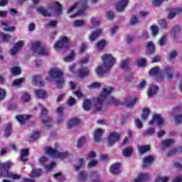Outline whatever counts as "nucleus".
<instances>
[{
    "mask_svg": "<svg viewBox=\"0 0 182 182\" xmlns=\"http://www.w3.org/2000/svg\"><path fill=\"white\" fill-rule=\"evenodd\" d=\"M101 59L102 62V66L101 65H99L95 68V72L98 76H105V75H106V73L110 70L112 66L116 63V59L113 58L112 54H105L101 57Z\"/></svg>",
    "mask_w": 182,
    "mask_h": 182,
    "instance_id": "1",
    "label": "nucleus"
},
{
    "mask_svg": "<svg viewBox=\"0 0 182 182\" xmlns=\"http://www.w3.org/2000/svg\"><path fill=\"white\" fill-rule=\"evenodd\" d=\"M113 92V87H108L107 88H103L102 92L101 93L100 96L95 100V105H94V109L92 111V113H97L98 112H101L102 109H103V103L110 95Z\"/></svg>",
    "mask_w": 182,
    "mask_h": 182,
    "instance_id": "2",
    "label": "nucleus"
},
{
    "mask_svg": "<svg viewBox=\"0 0 182 182\" xmlns=\"http://www.w3.org/2000/svg\"><path fill=\"white\" fill-rule=\"evenodd\" d=\"M77 8H79L80 10H78L76 14L70 16V18H76V16L85 15V11L87 9V0H80L76 2L68 10L67 14H72L75 9H77Z\"/></svg>",
    "mask_w": 182,
    "mask_h": 182,
    "instance_id": "3",
    "label": "nucleus"
},
{
    "mask_svg": "<svg viewBox=\"0 0 182 182\" xmlns=\"http://www.w3.org/2000/svg\"><path fill=\"white\" fill-rule=\"evenodd\" d=\"M49 75L53 79H56L55 83L58 89H62L65 85V79L62 77L63 76V73L59 70L53 69L50 70Z\"/></svg>",
    "mask_w": 182,
    "mask_h": 182,
    "instance_id": "4",
    "label": "nucleus"
},
{
    "mask_svg": "<svg viewBox=\"0 0 182 182\" xmlns=\"http://www.w3.org/2000/svg\"><path fill=\"white\" fill-rule=\"evenodd\" d=\"M44 150L46 151V154H48V156H50V157H53L55 159H66V157L69 156V152L68 151L60 152L56 149H53L50 146L44 147Z\"/></svg>",
    "mask_w": 182,
    "mask_h": 182,
    "instance_id": "5",
    "label": "nucleus"
},
{
    "mask_svg": "<svg viewBox=\"0 0 182 182\" xmlns=\"http://www.w3.org/2000/svg\"><path fill=\"white\" fill-rule=\"evenodd\" d=\"M54 48L57 50H60L62 49H69L70 48V41L68 36H64L60 39V41H58L55 43Z\"/></svg>",
    "mask_w": 182,
    "mask_h": 182,
    "instance_id": "6",
    "label": "nucleus"
},
{
    "mask_svg": "<svg viewBox=\"0 0 182 182\" xmlns=\"http://www.w3.org/2000/svg\"><path fill=\"white\" fill-rule=\"evenodd\" d=\"M32 50L38 55H48V50L44 47H42L41 42H36L32 44L31 47Z\"/></svg>",
    "mask_w": 182,
    "mask_h": 182,
    "instance_id": "7",
    "label": "nucleus"
},
{
    "mask_svg": "<svg viewBox=\"0 0 182 182\" xmlns=\"http://www.w3.org/2000/svg\"><path fill=\"white\" fill-rule=\"evenodd\" d=\"M120 140V134L117 132L110 133L107 141L109 147H112L115 143Z\"/></svg>",
    "mask_w": 182,
    "mask_h": 182,
    "instance_id": "8",
    "label": "nucleus"
},
{
    "mask_svg": "<svg viewBox=\"0 0 182 182\" xmlns=\"http://www.w3.org/2000/svg\"><path fill=\"white\" fill-rule=\"evenodd\" d=\"M41 119L46 127H50V118L48 117V109L45 107L41 109Z\"/></svg>",
    "mask_w": 182,
    "mask_h": 182,
    "instance_id": "9",
    "label": "nucleus"
},
{
    "mask_svg": "<svg viewBox=\"0 0 182 182\" xmlns=\"http://www.w3.org/2000/svg\"><path fill=\"white\" fill-rule=\"evenodd\" d=\"M38 161L40 164H42L48 170V171H50L51 169L53 168L54 166H56V164L55 162H51L50 164L46 165V163L49 161V159L46 156H42L38 159Z\"/></svg>",
    "mask_w": 182,
    "mask_h": 182,
    "instance_id": "10",
    "label": "nucleus"
},
{
    "mask_svg": "<svg viewBox=\"0 0 182 182\" xmlns=\"http://www.w3.org/2000/svg\"><path fill=\"white\" fill-rule=\"evenodd\" d=\"M154 122H156L157 126H161L164 124V119L161 117V115L158 114L153 116L152 119L149 122L150 126L153 125Z\"/></svg>",
    "mask_w": 182,
    "mask_h": 182,
    "instance_id": "11",
    "label": "nucleus"
},
{
    "mask_svg": "<svg viewBox=\"0 0 182 182\" xmlns=\"http://www.w3.org/2000/svg\"><path fill=\"white\" fill-rule=\"evenodd\" d=\"M24 45L25 43L23 42V41H20L16 43L13 48L11 50V55H12V56H15V55H16V53L19 52V49H21V48H23Z\"/></svg>",
    "mask_w": 182,
    "mask_h": 182,
    "instance_id": "12",
    "label": "nucleus"
},
{
    "mask_svg": "<svg viewBox=\"0 0 182 182\" xmlns=\"http://www.w3.org/2000/svg\"><path fill=\"white\" fill-rule=\"evenodd\" d=\"M154 159H155L154 156H153L151 155L146 156L143 160L142 168H146L147 167H150V166H151V164H153Z\"/></svg>",
    "mask_w": 182,
    "mask_h": 182,
    "instance_id": "13",
    "label": "nucleus"
},
{
    "mask_svg": "<svg viewBox=\"0 0 182 182\" xmlns=\"http://www.w3.org/2000/svg\"><path fill=\"white\" fill-rule=\"evenodd\" d=\"M120 167H122V164L117 162L110 166L109 171L114 175L120 174Z\"/></svg>",
    "mask_w": 182,
    "mask_h": 182,
    "instance_id": "14",
    "label": "nucleus"
},
{
    "mask_svg": "<svg viewBox=\"0 0 182 182\" xmlns=\"http://www.w3.org/2000/svg\"><path fill=\"white\" fill-rule=\"evenodd\" d=\"M129 4V0H122L119 1L117 4V12H123L126 9V6Z\"/></svg>",
    "mask_w": 182,
    "mask_h": 182,
    "instance_id": "15",
    "label": "nucleus"
},
{
    "mask_svg": "<svg viewBox=\"0 0 182 182\" xmlns=\"http://www.w3.org/2000/svg\"><path fill=\"white\" fill-rule=\"evenodd\" d=\"M105 133V129H97L94 134V140L96 143H100L102 141V136Z\"/></svg>",
    "mask_w": 182,
    "mask_h": 182,
    "instance_id": "16",
    "label": "nucleus"
},
{
    "mask_svg": "<svg viewBox=\"0 0 182 182\" xmlns=\"http://www.w3.org/2000/svg\"><path fill=\"white\" fill-rule=\"evenodd\" d=\"M31 117H32V115L19 114L16 116V119L20 124H25L26 120H29Z\"/></svg>",
    "mask_w": 182,
    "mask_h": 182,
    "instance_id": "17",
    "label": "nucleus"
},
{
    "mask_svg": "<svg viewBox=\"0 0 182 182\" xmlns=\"http://www.w3.org/2000/svg\"><path fill=\"white\" fill-rule=\"evenodd\" d=\"M159 90V87L154 85H150L147 95L149 97H153L154 96H156L157 95V91Z\"/></svg>",
    "mask_w": 182,
    "mask_h": 182,
    "instance_id": "18",
    "label": "nucleus"
},
{
    "mask_svg": "<svg viewBox=\"0 0 182 182\" xmlns=\"http://www.w3.org/2000/svg\"><path fill=\"white\" fill-rule=\"evenodd\" d=\"M137 102V98H134L133 100L130 97L125 98L124 101L122 102L123 105L127 106V107H134Z\"/></svg>",
    "mask_w": 182,
    "mask_h": 182,
    "instance_id": "19",
    "label": "nucleus"
},
{
    "mask_svg": "<svg viewBox=\"0 0 182 182\" xmlns=\"http://www.w3.org/2000/svg\"><path fill=\"white\" fill-rule=\"evenodd\" d=\"M181 32V29L180 28V26H173V28L171 32V38L173 39H178V36H179Z\"/></svg>",
    "mask_w": 182,
    "mask_h": 182,
    "instance_id": "20",
    "label": "nucleus"
},
{
    "mask_svg": "<svg viewBox=\"0 0 182 182\" xmlns=\"http://www.w3.org/2000/svg\"><path fill=\"white\" fill-rule=\"evenodd\" d=\"M156 50V46H154V43L153 41H149L146 45V52L147 55H153Z\"/></svg>",
    "mask_w": 182,
    "mask_h": 182,
    "instance_id": "21",
    "label": "nucleus"
},
{
    "mask_svg": "<svg viewBox=\"0 0 182 182\" xmlns=\"http://www.w3.org/2000/svg\"><path fill=\"white\" fill-rule=\"evenodd\" d=\"M149 178L150 175L149 173H140L134 182H144L147 181Z\"/></svg>",
    "mask_w": 182,
    "mask_h": 182,
    "instance_id": "22",
    "label": "nucleus"
},
{
    "mask_svg": "<svg viewBox=\"0 0 182 182\" xmlns=\"http://www.w3.org/2000/svg\"><path fill=\"white\" fill-rule=\"evenodd\" d=\"M102 33V30L98 29L96 31L92 32L91 34L89 35V41L90 42H95L99 36H100V34Z\"/></svg>",
    "mask_w": 182,
    "mask_h": 182,
    "instance_id": "23",
    "label": "nucleus"
},
{
    "mask_svg": "<svg viewBox=\"0 0 182 182\" xmlns=\"http://www.w3.org/2000/svg\"><path fill=\"white\" fill-rule=\"evenodd\" d=\"M14 166V164L11 161H8L7 162L1 163L0 164V170L2 171L4 170V171H7Z\"/></svg>",
    "mask_w": 182,
    "mask_h": 182,
    "instance_id": "24",
    "label": "nucleus"
},
{
    "mask_svg": "<svg viewBox=\"0 0 182 182\" xmlns=\"http://www.w3.org/2000/svg\"><path fill=\"white\" fill-rule=\"evenodd\" d=\"M77 124H80V120L79 118L75 117L71 119L69 122H68L67 127L68 129H72L73 126H76Z\"/></svg>",
    "mask_w": 182,
    "mask_h": 182,
    "instance_id": "25",
    "label": "nucleus"
},
{
    "mask_svg": "<svg viewBox=\"0 0 182 182\" xmlns=\"http://www.w3.org/2000/svg\"><path fill=\"white\" fill-rule=\"evenodd\" d=\"M90 107H92V100L90 99H85L82 103V109H84L85 112H89Z\"/></svg>",
    "mask_w": 182,
    "mask_h": 182,
    "instance_id": "26",
    "label": "nucleus"
},
{
    "mask_svg": "<svg viewBox=\"0 0 182 182\" xmlns=\"http://www.w3.org/2000/svg\"><path fill=\"white\" fill-rule=\"evenodd\" d=\"M89 69L87 67H83L78 70L79 77H86V76L89 75Z\"/></svg>",
    "mask_w": 182,
    "mask_h": 182,
    "instance_id": "27",
    "label": "nucleus"
},
{
    "mask_svg": "<svg viewBox=\"0 0 182 182\" xmlns=\"http://www.w3.org/2000/svg\"><path fill=\"white\" fill-rule=\"evenodd\" d=\"M33 83L34 85H39V86H45V82L42 81V77L40 75L33 76Z\"/></svg>",
    "mask_w": 182,
    "mask_h": 182,
    "instance_id": "28",
    "label": "nucleus"
},
{
    "mask_svg": "<svg viewBox=\"0 0 182 182\" xmlns=\"http://www.w3.org/2000/svg\"><path fill=\"white\" fill-rule=\"evenodd\" d=\"M174 143H176L174 139H166L162 141L160 144V147H161V149H166V147H170V146H171V144H174Z\"/></svg>",
    "mask_w": 182,
    "mask_h": 182,
    "instance_id": "29",
    "label": "nucleus"
},
{
    "mask_svg": "<svg viewBox=\"0 0 182 182\" xmlns=\"http://www.w3.org/2000/svg\"><path fill=\"white\" fill-rule=\"evenodd\" d=\"M28 156H29V149H21V161L23 162L28 161Z\"/></svg>",
    "mask_w": 182,
    "mask_h": 182,
    "instance_id": "30",
    "label": "nucleus"
},
{
    "mask_svg": "<svg viewBox=\"0 0 182 182\" xmlns=\"http://www.w3.org/2000/svg\"><path fill=\"white\" fill-rule=\"evenodd\" d=\"M174 72V68L171 67H166L164 69V73H166L167 75L168 79H173V73Z\"/></svg>",
    "mask_w": 182,
    "mask_h": 182,
    "instance_id": "31",
    "label": "nucleus"
},
{
    "mask_svg": "<svg viewBox=\"0 0 182 182\" xmlns=\"http://www.w3.org/2000/svg\"><path fill=\"white\" fill-rule=\"evenodd\" d=\"M34 93L38 99H45L46 97V91L43 90H35Z\"/></svg>",
    "mask_w": 182,
    "mask_h": 182,
    "instance_id": "32",
    "label": "nucleus"
},
{
    "mask_svg": "<svg viewBox=\"0 0 182 182\" xmlns=\"http://www.w3.org/2000/svg\"><path fill=\"white\" fill-rule=\"evenodd\" d=\"M53 8H54L56 15H62V5L55 2L53 4Z\"/></svg>",
    "mask_w": 182,
    "mask_h": 182,
    "instance_id": "33",
    "label": "nucleus"
},
{
    "mask_svg": "<svg viewBox=\"0 0 182 182\" xmlns=\"http://www.w3.org/2000/svg\"><path fill=\"white\" fill-rule=\"evenodd\" d=\"M90 177H91L92 178H96L94 179L92 182H102V180H100V175H99V173H97V171H92L90 174Z\"/></svg>",
    "mask_w": 182,
    "mask_h": 182,
    "instance_id": "34",
    "label": "nucleus"
},
{
    "mask_svg": "<svg viewBox=\"0 0 182 182\" xmlns=\"http://www.w3.org/2000/svg\"><path fill=\"white\" fill-rule=\"evenodd\" d=\"M150 150V146L149 145H144L138 147V151L139 154H144V153H147Z\"/></svg>",
    "mask_w": 182,
    "mask_h": 182,
    "instance_id": "35",
    "label": "nucleus"
},
{
    "mask_svg": "<svg viewBox=\"0 0 182 182\" xmlns=\"http://www.w3.org/2000/svg\"><path fill=\"white\" fill-rule=\"evenodd\" d=\"M36 11L43 16H50V13H48V11H46V9H45L43 7H38Z\"/></svg>",
    "mask_w": 182,
    "mask_h": 182,
    "instance_id": "36",
    "label": "nucleus"
},
{
    "mask_svg": "<svg viewBox=\"0 0 182 182\" xmlns=\"http://www.w3.org/2000/svg\"><path fill=\"white\" fill-rule=\"evenodd\" d=\"M132 154H133V149L132 148V146H128L125 149H124L123 156H124V157H130Z\"/></svg>",
    "mask_w": 182,
    "mask_h": 182,
    "instance_id": "37",
    "label": "nucleus"
},
{
    "mask_svg": "<svg viewBox=\"0 0 182 182\" xmlns=\"http://www.w3.org/2000/svg\"><path fill=\"white\" fill-rule=\"evenodd\" d=\"M11 134H12V124H8L4 132V136L9 137Z\"/></svg>",
    "mask_w": 182,
    "mask_h": 182,
    "instance_id": "38",
    "label": "nucleus"
},
{
    "mask_svg": "<svg viewBox=\"0 0 182 182\" xmlns=\"http://www.w3.org/2000/svg\"><path fill=\"white\" fill-rule=\"evenodd\" d=\"M129 62L130 58H126L125 60H122L120 65V68H122L124 70H127V69H129Z\"/></svg>",
    "mask_w": 182,
    "mask_h": 182,
    "instance_id": "39",
    "label": "nucleus"
},
{
    "mask_svg": "<svg viewBox=\"0 0 182 182\" xmlns=\"http://www.w3.org/2000/svg\"><path fill=\"white\" fill-rule=\"evenodd\" d=\"M42 174V169H33L30 173V177H39Z\"/></svg>",
    "mask_w": 182,
    "mask_h": 182,
    "instance_id": "40",
    "label": "nucleus"
},
{
    "mask_svg": "<svg viewBox=\"0 0 182 182\" xmlns=\"http://www.w3.org/2000/svg\"><path fill=\"white\" fill-rule=\"evenodd\" d=\"M85 143H86V137L81 136L77 142V149H82V147H83V145L85 144Z\"/></svg>",
    "mask_w": 182,
    "mask_h": 182,
    "instance_id": "41",
    "label": "nucleus"
},
{
    "mask_svg": "<svg viewBox=\"0 0 182 182\" xmlns=\"http://www.w3.org/2000/svg\"><path fill=\"white\" fill-rule=\"evenodd\" d=\"M79 165L75 166V171H79L85 166V159L80 158L78 161Z\"/></svg>",
    "mask_w": 182,
    "mask_h": 182,
    "instance_id": "42",
    "label": "nucleus"
},
{
    "mask_svg": "<svg viewBox=\"0 0 182 182\" xmlns=\"http://www.w3.org/2000/svg\"><path fill=\"white\" fill-rule=\"evenodd\" d=\"M159 72H160V68L159 67H154L149 70V76H157Z\"/></svg>",
    "mask_w": 182,
    "mask_h": 182,
    "instance_id": "43",
    "label": "nucleus"
},
{
    "mask_svg": "<svg viewBox=\"0 0 182 182\" xmlns=\"http://www.w3.org/2000/svg\"><path fill=\"white\" fill-rule=\"evenodd\" d=\"M149 114H150V109L144 108L142 110V114H141L142 120H147V118L149 117Z\"/></svg>",
    "mask_w": 182,
    "mask_h": 182,
    "instance_id": "44",
    "label": "nucleus"
},
{
    "mask_svg": "<svg viewBox=\"0 0 182 182\" xmlns=\"http://www.w3.org/2000/svg\"><path fill=\"white\" fill-rule=\"evenodd\" d=\"M154 133H156V128L149 127L144 132V136H153Z\"/></svg>",
    "mask_w": 182,
    "mask_h": 182,
    "instance_id": "45",
    "label": "nucleus"
},
{
    "mask_svg": "<svg viewBox=\"0 0 182 182\" xmlns=\"http://www.w3.org/2000/svg\"><path fill=\"white\" fill-rule=\"evenodd\" d=\"M78 179L80 181H85L87 178V172L85 171H82L79 173Z\"/></svg>",
    "mask_w": 182,
    "mask_h": 182,
    "instance_id": "46",
    "label": "nucleus"
},
{
    "mask_svg": "<svg viewBox=\"0 0 182 182\" xmlns=\"http://www.w3.org/2000/svg\"><path fill=\"white\" fill-rule=\"evenodd\" d=\"M146 58H140L136 60V65L138 68H144L146 66Z\"/></svg>",
    "mask_w": 182,
    "mask_h": 182,
    "instance_id": "47",
    "label": "nucleus"
},
{
    "mask_svg": "<svg viewBox=\"0 0 182 182\" xmlns=\"http://www.w3.org/2000/svg\"><path fill=\"white\" fill-rule=\"evenodd\" d=\"M0 38L1 39H2V41H4V42H6V43H7V42H9V39H11L12 36L11 35L5 34L4 33H1Z\"/></svg>",
    "mask_w": 182,
    "mask_h": 182,
    "instance_id": "48",
    "label": "nucleus"
},
{
    "mask_svg": "<svg viewBox=\"0 0 182 182\" xmlns=\"http://www.w3.org/2000/svg\"><path fill=\"white\" fill-rule=\"evenodd\" d=\"M75 50H72L70 55L64 58V62H72L75 59Z\"/></svg>",
    "mask_w": 182,
    "mask_h": 182,
    "instance_id": "49",
    "label": "nucleus"
},
{
    "mask_svg": "<svg viewBox=\"0 0 182 182\" xmlns=\"http://www.w3.org/2000/svg\"><path fill=\"white\" fill-rule=\"evenodd\" d=\"M105 46H106V41L105 40H102L97 43V49H98V50H103Z\"/></svg>",
    "mask_w": 182,
    "mask_h": 182,
    "instance_id": "50",
    "label": "nucleus"
},
{
    "mask_svg": "<svg viewBox=\"0 0 182 182\" xmlns=\"http://www.w3.org/2000/svg\"><path fill=\"white\" fill-rule=\"evenodd\" d=\"M159 25L162 28V29H168V26H167V21L164 19H161L159 21Z\"/></svg>",
    "mask_w": 182,
    "mask_h": 182,
    "instance_id": "51",
    "label": "nucleus"
},
{
    "mask_svg": "<svg viewBox=\"0 0 182 182\" xmlns=\"http://www.w3.org/2000/svg\"><path fill=\"white\" fill-rule=\"evenodd\" d=\"M151 35L156 36L159 33V27L157 26H151L150 27Z\"/></svg>",
    "mask_w": 182,
    "mask_h": 182,
    "instance_id": "52",
    "label": "nucleus"
},
{
    "mask_svg": "<svg viewBox=\"0 0 182 182\" xmlns=\"http://www.w3.org/2000/svg\"><path fill=\"white\" fill-rule=\"evenodd\" d=\"M167 181H168V178L166 176H157L156 178H155V182H167Z\"/></svg>",
    "mask_w": 182,
    "mask_h": 182,
    "instance_id": "53",
    "label": "nucleus"
},
{
    "mask_svg": "<svg viewBox=\"0 0 182 182\" xmlns=\"http://www.w3.org/2000/svg\"><path fill=\"white\" fill-rule=\"evenodd\" d=\"M178 153V148H174L173 149L171 150L169 152L166 153L167 157H171V156H176Z\"/></svg>",
    "mask_w": 182,
    "mask_h": 182,
    "instance_id": "54",
    "label": "nucleus"
},
{
    "mask_svg": "<svg viewBox=\"0 0 182 182\" xmlns=\"http://www.w3.org/2000/svg\"><path fill=\"white\" fill-rule=\"evenodd\" d=\"M136 23H139V18H137V16H133L131 18L129 24L132 26H134V25H136Z\"/></svg>",
    "mask_w": 182,
    "mask_h": 182,
    "instance_id": "55",
    "label": "nucleus"
},
{
    "mask_svg": "<svg viewBox=\"0 0 182 182\" xmlns=\"http://www.w3.org/2000/svg\"><path fill=\"white\" fill-rule=\"evenodd\" d=\"M23 83V78H18L16 79L13 81L12 85L13 86H19L20 85H22Z\"/></svg>",
    "mask_w": 182,
    "mask_h": 182,
    "instance_id": "56",
    "label": "nucleus"
},
{
    "mask_svg": "<svg viewBox=\"0 0 182 182\" xmlns=\"http://www.w3.org/2000/svg\"><path fill=\"white\" fill-rule=\"evenodd\" d=\"M100 86H102V85L100 82H95L88 85V87L89 89H99Z\"/></svg>",
    "mask_w": 182,
    "mask_h": 182,
    "instance_id": "57",
    "label": "nucleus"
},
{
    "mask_svg": "<svg viewBox=\"0 0 182 182\" xmlns=\"http://www.w3.org/2000/svg\"><path fill=\"white\" fill-rule=\"evenodd\" d=\"M58 25V21L56 20H53L48 22L47 24L48 28H56V26Z\"/></svg>",
    "mask_w": 182,
    "mask_h": 182,
    "instance_id": "58",
    "label": "nucleus"
},
{
    "mask_svg": "<svg viewBox=\"0 0 182 182\" xmlns=\"http://www.w3.org/2000/svg\"><path fill=\"white\" fill-rule=\"evenodd\" d=\"M13 75H21V68L19 67H14L11 68Z\"/></svg>",
    "mask_w": 182,
    "mask_h": 182,
    "instance_id": "59",
    "label": "nucleus"
},
{
    "mask_svg": "<svg viewBox=\"0 0 182 182\" xmlns=\"http://www.w3.org/2000/svg\"><path fill=\"white\" fill-rule=\"evenodd\" d=\"M68 105V106H75L76 105V99L73 98V97H70Z\"/></svg>",
    "mask_w": 182,
    "mask_h": 182,
    "instance_id": "60",
    "label": "nucleus"
},
{
    "mask_svg": "<svg viewBox=\"0 0 182 182\" xmlns=\"http://www.w3.org/2000/svg\"><path fill=\"white\" fill-rule=\"evenodd\" d=\"M85 25V21L83 20H77L74 22V26L79 27L83 26Z\"/></svg>",
    "mask_w": 182,
    "mask_h": 182,
    "instance_id": "61",
    "label": "nucleus"
},
{
    "mask_svg": "<svg viewBox=\"0 0 182 182\" xmlns=\"http://www.w3.org/2000/svg\"><path fill=\"white\" fill-rule=\"evenodd\" d=\"M159 45L164 46L166 45V36H162L158 41Z\"/></svg>",
    "mask_w": 182,
    "mask_h": 182,
    "instance_id": "62",
    "label": "nucleus"
},
{
    "mask_svg": "<svg viewBox=\"0 0 182 182\" xmlns=\"http://www.w3.org/2000/svg\"><path fill=\"white\" fill-rule=\"evenodd\" d=\"M31 138L32 140H37V139H39V132H34L31 134Z\"/></svg>",
    "mask_w": 182,
    "mask_h": 182,
    "instance_id": "63",
    "label": "nucleus"
},
{
    "mask_svg": "<svg viewBox=\"0 0 182 182\" xmlns=\"http://www.w3.org/2000/svg\"><path fill=\"white\" fill-rule=\"evenodd\" d=\"M176 123H182V114H178L175 116Z\"/></svg>",
    "mask_w": 182,
    "mask_h": 182,
    "instance_id": "64",
    "label": "nucleus"
}]
</instances>
